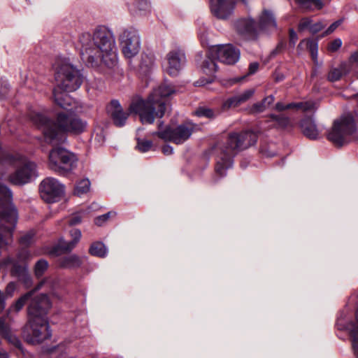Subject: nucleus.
Returning <instances> with one entry per match:
<instances>
[{
	"mask_svg": "<svg viewBox=\"0 0 358 358\" xmlns=\"http://www.w3.org/2000/svg\"><path fill=\"white\" fill-rule=\"evenodd\" d=\"M80 55L83 60L93 66L101 60L113 68L117 64V54L113 32L105 26L96 27L93 34L85 32L78 38Z\"/></svg>",
	"mask_w": 358,
	"mask_h": 358,
	"instance_id": "1",
	"label": "nucleus"
},
{
	"mask_svg": "<svg viewBox=\"0 0 358 358\" xmlns=\"http://www.w3.org/2000/svg\"><path fill=\"white\" fill-rule=\"evenodd\" d=\"M257 134L251 131L231 133L226 143L217 142L206 150L202 158L209 161L211 157L215 160V171L220 178L226 176L227 171L234 164V157L238 152L256 143Z\"/></svg>",
	"mask_w": 358,
	"mask_h": 358,
	"instance_id": "2",
	"label": "nucleus"
},
{
	"mask_svg": "<svg viewBox=\"0 0 358 358\" xmlns=\"http://www.w3.org/2000/svg\"><path fill=\"white\" fill-rule=\"evenodd\" d=\"M51 303L45 294L31 298L28 307V322L23 329V336L27 342L38 344L51 336L47 318Z\"/></svg>",
	"mask_w": 358,
	"mask_h": 358,
	"instance_id": "3",
	"label": "nucleus"
},
{
	"mask_svg": "<svg viewBox=\"0 0 358 358\" xmlns=\"http://www.w3.org/2000/svg\"><path fill=\"white\" fill-rule=\"evenodd\" d=\"M29 117L42 129L45 140L50 143L59 141L62 134H79L87 128V122L73 114L59 113L55 122L40 113L31 112Z\"/></svg>",
	"mask_w": 358,
	"mask_h": 358,
	"instance_id": "4",
	"label": "nucleus"
},
{
	"mask_svg": "<svg viewBox=\"0 0 358 358\" xmlns=\"http://www.w3.org/2000/svg\"><path fill=\"white\" fill-rule=\"evenodd\" d=\"M174 92L172 86L162 84L153 90L147 99L134 97L131 101L129 111L138 115L143 124H152L156 118H162L165 115L166 98Z\"/></svg>",
	"mask_w": 358,
	"mask_h": 358,
	"instance_id": "5",
	"label": "nucleus"
},
{
	"mask_svg": "<svg viewBox=\"0 0 358 358\" xmlns=\"http://www.w3.org/2000/svg\"><path fill=\"white\" fill-rule=\"evenodd\" d=\"M237 31L243 36L250 40H257L260 31H273L277 29V23L273 14L268 10H264L259 17L257 23L251 17L241 18L235 23Z\"/></svg>",
	"mask_w": 358,
	"mask_h": 358,
	"instance_id": "6",
	"label": "nucleus"
},
{
	"mask_svg": "<svg viewBox=\"0 0 358 358\" xmlns=\"http://www.w3.org/2000/svg\"><path fill=\"white\" fill-rule=\"evenodd\" d=\"M52 67L58 88L66 92H73L80 87L83 76L80 71L70 62L69 59L57 58Z\"/></svg>",
	"mask_w": 358,
	"mask_h": 358,
	"instance_id": "7",
	"label": "nucleus"
},
{
	"mask_svg": "<svg viewBox=\"0 0 358 358\" xmlns=\"http://www.w3.org/2000/svg\"><path fill=\"white\" fill-rule=\"evenodd\" d=\"M357 131L355 120L350 115H344L334 121L328 134V139L335 145L341 147L348 143Z\"/></svg>",
	"mask_w": 358,
	"mask_h": 358,
	"instance_id": "8",
	"label": "nucleus"
},
{
	"mask_svg": "<svg viewBox=\"0 0 358 358\" xmlns=\"http://www.w3.org/2000/svg\"><path fill=\"white\" fill-rule=\"evenodd\" d=\"M77 160L76 155L67 150L60 147L55 148L50 152L48 166L63 175L69 173L76 166Z\"/></svg>",
	"mask_w": 358,
	"mask_h": 358,
	"instance_id": "9",
	"label": "nucleus"
},
{
	"mask_svg": "<svg viewBox=\"0 0 358 358\" xmlns=\"http://www.w3.org/2000/svg\"><path fill=\"white\" fill-rule=\"evenodd\" d=\"M10 161L17 166L16 171L9 176V181L12 184L24 185L36 176V164L23 156L16 154L10 157Z\"/></svg>",
	"mask_w": 358,
	"mask_h": 358,
	"instance_id": "10",
	"label": "nucleus"
},
{
	"mask_svg": "<svg viewBox=\"0 0 358 358\" xmlns=\"http://www.w3.org/2000/svg\"><path fill=\"white\" fill-rule=\"evenodd\" d=\"M216 55L215 54L210 55V47L205 52L204 57L202 53H198L196 55V62L201 71L206 74L208 78H201L194 83V85L197 87L205 86L212 83L215 78V73L217 71V65L215 62Z\"/></svg>",
	"mask_w": 358,
	"mask_h": 358,
	"instance_id": "11",
	"label": "nucleus"
},
{
	"mask_svg": "<svg viewBox=\"0 0 358 358\" xmlns=\"http://www.w3.org/2000/svg\"><path fill=\"white\" fill-rule=\"evenodd\" d=\"M64 187L53 178L44 179L40 185L41 198L48 203H53L63 195Z\"/></svg>",
	"mask_w": 358,
	"mask_h": 358,
	"instance_id": "12",
	"label": "nucleus"
},
{
	"mask_svg": "<svg viewBox=\"0 0 358 358\" xmlns=\"http://www.w3.org/2000/svg\"><path fill=\"white\" fill-rule=\"evenodd\" d=\"M210 54H215L220 62L227 64H234L240 58L239 49L231 44L211 45Z\"/></svg>",
	"mask_w": 358,
	"mask_h": 358,
	"instance_id": "13",
	"label": "nucleus"
},
{
	"mask_svg": "<svg viewBox=\"0 0 358 358\" xmlns=\"http://www.w3.org/2000/svg\"><path fill=\"white\" fill-rule=\"evenodd\" d=\"M122 51L127 58H132L140 50V38L135 31L125 30L120 37Z\"/></svg>",
	"mask_w": 358,
	"mask_h": 358,
	"instance_id": "14",
	"label": "nucleus"
},
{
	"mask_svg": "<svg viewBox=\"0 0 358 358\" xmlns=\"http://www.w3.org/2000/svg\"><path fill=\"white\" fill-rule=\"evenodd\" d=\"M235 6V0H210V11L220 20L229 19L234 13Z\"/></svg>",
	"mask_w": 358,
	"mask_h": 358,
	"instance_id": "15",
	"label": "nucleus"
},
{
	"mask_svg": "<svg viewBox=\"0 0 358 358\" xmlns=\"http://www.w3.org/2000/svg\"><path fill=\"white\" fill-rule=\"evenodd\" d=\"M152 136H157L164 141H171L178 144L179 141V125L171 123L164 127L163 122H159L157 125V131L153 132Z\"/></svg>",
	"mask_w": 358,
	"mask_h": 358,
	"instance_id": "16",
	"label": "nucleus"
},
{
	"mask_svg": "<svg viewBox=\"0 0 358 358\" xmlns=\"http://www.w3.org/2000/svg\"><path fill=\"white\" fill-rule=\"evenodd\" d=\"M107 113L114 124L117 127H122L129 117V113L125 112L120 103L117 100H113L107 106Z\"/></svg>",
	"mask_w": 358,
	"mask_h": 358,
	"instance_id": "17",
	"label": "nucleus"
},
{
	"mask_svg": "<svg viewBox=\"0 0 358 358\" xmlns=\"http://www.w3.org/2000/svg\"><path fill=\"white\" fill-rule=\"evenodd\" d=\"M164 71L170 76L176 77L179 74V50L174 49L169 51L163 62Z\"/></svg>",
	"mask_w": 358,
	"mask_h": 358,
	"instance_id": "18",
	"label": "nucleus"
},
{
	"mask_svg": "<svg viewBox=\"0 0 358 358\" xmlns=\"http://www.w3.org/2000/svg\"><path fill=\"white\" fill-rule=\"evenodd\" d=\"M72 241L66 242L60 240L57 245L52 250V253L59 255L71 251L77 245L81 237V232L77 229H73L70 232Z\"/></svg>",
	"mask_w": 358,
	"mask_h": 358,
	"instance_id": "19",
	"label": "nucleus"
},
{
	"mask_svg": "<svg viewBox=\"0 0 358 358\" xmlns=\"http://www.w3.org/2000/svg\"><path fill=\"white\" fill-rule=\"evenodd\" d=\"M254 93L255 90L248 89L241 93L235 94L223 102L222 109L223 110H227L231 108L237 107L248 101L252 96Z\"/></svg>",
	"mask_w": 358,
	"mask_h": 358,
	"instance_id": "20",
	"label": "nucleus"
},
{
	"mask_svg": "<svg viewBox=\"0 0 358 358\" xmlns=\"http://www.w3.org/2000/svg\"><path fill=\"white\" fill-rule=\"evenodd\" d=\"M301 127L303 134L310 139H317L319 131L315 120L312 117H305L301 122Z\"/></svg>",
	"mask_w": 358,
	"mask_h": 358,
	"instance_id": "21",
	"label": "nucleus"
},
{
	"mask_svg": "<svg viewBox=\"0 0 358 358\" xmlns=\"http://www.w3.org/2000/svg\"><path fill=\"white\" fill-rule=\"evenodd\" d=\"M155 56L152 54H143L139 64V71L147 74L155 67Z\"/></svg>",
	"mask_w": 358,
	"mask_h": 358,
	"instance_id": "22",
	"label": "nucleus"
},
{
	"mask_svg": "<svg viewBox=\"0 0 358 358\" xmlns=\"http://www.w3.org/2000/svg\"><path fill=\"white\" fill-rule=\"evenodd\" d=\"M350 71V67L348 63L343 62L338 68L332 69L328 74V80L331 82H335L341 79L343 75L348 74Z\"/></svg>",
	"mask_w": 358,
	"mask_h": 358,
	"instance_id": "23",
	"label": "nucleus"
},
{
	"mask_svg": "<svg viewBox=\"0 0 358 358\" xmlns=\"http://www.w3.org/2000/svg\"><path fill=\"white\" fill-rule=\"evenodd\" d=\"M0 331L2 336L6 338L9 342L13 343L16 346L19 345V340L12 334L10 327L8 324L6 322L4 318H0Z\"/></svg>",
	"mask_w": 358,
	"mask_h": 358,
	"instance_id": "24",
	"label": "nucleus"
},
{
	"mask_svg": "<svg viewBox=\"0 0 358 358\" xmlns=\"http://www.w3.org/2000/svg\"><path fill=\"white\" fill-rule=\"evenodd\" d=\"M197 129V125L192 122L180 124V143L187 141Z\"/></svg>",
	"mask_w": 358,
	"mask_h": 358,
	"instance_id": "25",
	"label": "nucleus"
},
{
	"mask_svg": "<svg viewBox=\"0 0 358 358\" xmlns=\"http://www.w3.org/2000/svg\"><path fill=\"white\" fill-rule=\"evenodd\" d=\"M82 264V259L77 255H73L59 260V266L63 268H77Z\"/></svg>",
	"mask_w": 358,
	"mask_h": 358,
	"instance_id": "26",
	"label": "nucleus"
},
{
	"mask_svg": "<svg viewBox=\"0 0 358 358\" xmlns=\"http://www.w3.org/2000/svg\"><path fill=\"white\" fill-rule=\"evenodd\" d=\"M303 43H306V47L308 49L311 58L315 64H317V54H318V43L317 41L307 39L301 41L298 48H299Z\"/></svg>",
	"mask_w": 358,
	"mask_h": 358,
	"instance_id": "27",
	"label": "nucleus"
},
{
	"mask_svg": "<svg viewBox=\"0 0 358 358\" xmlns=\"http://www.w3.org/2000/svg\"><path fill=\"white\" fill-rule=\"evenodd\" d=\"M287 110L292 108H300L304 111H312L317 109V103L313 101L299 103H290L286 104Z\"/></svg>",
	"mask_w": 358,
	"mask_h": 358,
	"instance_id": "28",
	"label": "nucleus"
},
{
	"mask_svg": "<svg viewBox=\"0 0 358 358\" xmlns=\"http://www.w3.org/2000/svg\"><path fill=\"white\" fill-rule=\"evenodd\" d=\"M89 252L93 256L104 257L107 254V249L101 242H95L90 245Z\"/></svg>",
	"mask_w": 358,
	"mask_h": 358,
	"instance_id": "29",
	"label": "nucleus"
},
{
	"mask_svg": "<svg viewBox=\"0 0 358 358\" xmlns=\"http://www.w3.org/2000/svg\"><path fill=\"white\" fill-rule=\"evenodd\" d=\"M53 95L55 101L62 108H66L67 106H70V97L66 93H59L57 89L53 90Z\"/></svg>",
	"mask_w": 358,
	"mask_h": 358,
	"instance_id": "30",
	"label": "nucleus"
},
{
	"mask_svg": "<svg viewBox=\"0 0 358 358\" xmlns=\"http://www.w3.org/2000/svg\"><path fill=\"white\" fill-rule=\"evenodd\" d=\"M34 291H31L20 297L15 303L10 308V310L20 311L24 304L32 297Z\"/></svg>",
	"mask_w": 358,
	"mask_h": 358,
	"instance_id": "31",
	"label": "nucleus"
},
{
	"mask_svg": "<svg viewBox=\"0 0 358 358\" xmlns=\"http://www.w3.org/2000/svg\"><path fill=\"white\" fill-rule=\"evenodd\" d=\"M90 188V182L88 179H83L77 182L75 189L74 194L78 196L87 193Z\"/></svg>",
	"mask_w": 358,
	"mask_h": 358,
	"instance_id": "32",
	"label": "nucleus"
},
{
	"mask_svg": "<svg viewBox=\"0 0 358 358\" xmlns=\"http://www.w3.org/2000/svg\"><path fill=\"white\" fill-rule=\"evenodd\" d=\"M271 121L276 123L278 127L281 129L287 128L290 124L289 118L283 115H271Z\"/></svg>",
	"mask_w": 358,
	"mask_h": 358,
	"instance_id": "33",
	"label": "nucleus"
},
{
	"mask_svg": "<svg viewBox=\"0 0 358 358\" xmlns=\"http://www.w3.org/2000/svg\"><path fill=\"white\" fill-rule=\"evenodd\" d=\"M11 275L15 277H17L20 279L28 280L27 268L24 266L14 265L11 270Z\"/></svg>",
	"mask_w": 358,
	"mask_h": 358,
	"instance_id": "34",
	"label": "nucleus"
},
{
	"mask_svg": "<svg viewBox=\"0 0 358 358\" xmlns=\"http://www.w3.org/2000/svg\"><path fill=\"white\" fill-rule=\"evenodd\" d=\"M196 114L199 117H205L210 119H213L220 114V112L218 110L215 111L211 108L201 107L196 110Z\"/></svg>",
	"mask_w": 358,
	"mask_h": 358,
	"instance_id": "35",
	"label": "nucleus"
},
{
	"mask_svg": "<svg viewBox=\"0 0 358 358\" xmlns=\"http://www.w3.org/2000/svg\"><path fill=\"white\" fill-rule=\"evenodd\" d=\"M299 3L306 8L321 9L323 3L320 0H297Z\"/></svg>",
	"mask_w": 358,
	"mask_h": 358,
	"instance_id": "36",
	"label": "nucleus"
},
{
	"mask_svg": "<svg viewBox=\"0 0 358 358\" xmlns=\"http://www.w3.org/2000/svg\"><path fill=\"white\" fill-rule=\"evenodd\" d=\"M48 263L44 259H41L37 262L35 265V274L36 276H41L44 272L47 270Z\"/></svg>",
	"mask_w": 358,
	"mask_h": 358,
	"instance_id": "37",
	"label": "nucleus"
},
{
	"mask_svg": "<svg viewBox=\"0 0 358 358\" xmlns=\"http://www.w3.org/2000/svg\"><path fill=\"white\" fill-rule=\"evenodd\" d=\"M137 148L142 152H145L150 150L152 147V143L148 140L137 139Z\"/></svg>",
	"mask_w": 358,
	"mask_h": 358,
	"instance_id": "38",
	"label": "nucleus"
},
{
	"mask_svg": "<svg viewBox=\"0 0 358 358\" xmlns=\"http://www.w3.org/2000/svg\"><path fill=\"white\" fill-rule=\"evenodd\" d=\"M34 232L30 231L20 237V242L22 245L27 246L31 244L34 239Z\"/></svg>",
	"mask_w": 358,
	"mask_h": 358,
	"instance_id": "39",
	"label": "nucleus"
},
{
	"mask_svg": "<svg viewBox=\"0 0 358 358\" xmlns=\"http://www.w3.org/2000/svg\"><path fill=\"white\" fill-rule=\"evenodd\" d=\"M115 213L113 212H108L104 215H102L101 216H99L95 218L94 223L97 226H101L103 224L104 222H106L112 215H115Z\"/></svg>",
	"mask_w": 358,
	"mask_h": 358,
	"instance_id": "40",
	"label": "nucleus"
},
{
	"mask_svg": "<svg viewBox=\"0 0 358 358\" xmlns=\"http://www.w3.org/2000/svg\"><path fill=\"white\" fill-rule=\"evenodd\" d=\"M58 285V282L56 280L54 279H45V280L42 281L38 286V289L43 286L47 287L48 289H54L57 285Z\"/></svg>",
	"mask_w": 358,
	"mask_h": 358,
	"instance_id": "41",
	"label": "nucleus"
},
{
	"mask_svg": "<svg viewBox=\"0 0 358 358\" xmlns=\"http://www.w3.org/2000/svg\"><path fill=\"white\" fill-rule=\"evenodd\" d=\"M341 39L336 38L329 44L328 49L331 52H336L341 47Z\"/></svg>",
	"mask_w": 358,
	"mask_h": 358,
	"instance_id": "42",
	"label": "nucleus"
},
{
	"mask_svg": "<svg viewBox=\"0 0 358 358\" xmlns=\"http://www.w3.org/2000/svg\"><path fill=\"white\" fill-rule=\"evenodd\" d=\"M312 20L310 18H303L299 24V30L303 31L306 29L310 30V27L311 26Z\"/></svg>",
	"mask_w": 358,
	"mask_h": 358,
	"instance_id": "43",
	"label": "nucleus"
},
{
	"mask_svg": "<svg viewBox=\"0 0 358 358\" xmlns=\"http://www.w3.org/2000/svg\"><path fill=\"white\" fill-rule=\"evenodd\" d=\"M266 105L262 100V101L255 103L252 107V111L254 113H260L264 111L266 108Z\"/></svg>",
	"mask_w": 358,
	"mask_h": 358,
	"instance_id": "44",
	"label": "nucleus"
},
{
	"mask_svg": "<svg viewBox=\"0 0 358 358\" xmlns=\"http://www.w3.org/2000/svg\"><path fill=\"white\" fill-rule=\"evenodd\" d=\"M15 289H16L15 283L11 282L8 283V285L6 286V288L5 290L6 294L8 296H12Z\"/></svg>",
	"mask_w": 358,
	"mask_h": 358,
	"instance_id": "45",
	"label": "nucleus"
},
{
	"mask_svg": "<svg viewBox=\"0 0 358 358\" xmlns=\"http://www.w3.org/2000/svg\"><path fill=\"white\" fill-rule=\"evenodd\" d=\"M324 24L320 22L315 24L312 23L311 26L310 27V31L313 34H315L322 30Z\"/></svg>",
	"mask_w": 358,
	"mask_h": 358,
	"instance_id": "46",
	"label": "nucleus"
},
{
	"mask_svg": "<svg viewBox=\"0 0 358 358\" xmlns=\"http://www.w3.org/2000/svg\"><path fill=\"white\" fill-rule=\"evenodd\" d=\"M298 40L296 33L293 30H289V43L294 47Z\"/></svg>",
	"mask_w": 358,
	"mask_h": 358,
	"instance_id": "47",
	"label": "nucleus"
},
{
	"mask_svg": "<svg viewBox=\"0 0 358 358\" xmlns=\"http://www.w3.org/2000/svg\"><path fill=\"white\" fill-rule=\"evenodd\" d=\"M341 21L337 20L332 23L327 29L326 34H329L335 31V29L341 24Z\"/></svg>",
	"mask_w": 358,
	"mask_h": 358,
	"instance_id": "48",
	"label": "nucleus"
},
{
	"mask_svg": "<svg viewBox=\"0 0 358 358\" xmlns=\"http://www.w3.org/2000/svg\"><path fill=\"white\" fill-rule=\"evenodd\" d=\"M81 218L79 214H76L69 220V224L71 225L78 224L81 222Z\"/></svg>",
	"mask_w": 358,
	"mask_h": 358,
	"instance_id": "49",
	"label": "nucleus"
},
{
	"mask_svg": "<svg viewBox=\"0 0 358 358\" xmlns=\"http://www.w3.org/2000/svg\"><path fill=\"white\" fill-rule=\"evenodd\" d=\"M162 151L164 155H172L173 153V148L171 146L169 145H166L162 147Z\"/></svg>",
	"mask_w": 358,
	"mask_h": 358,
	"instance_id": "50",
	"label": "nucleus"
},
{
	"mask_svg": "<svg viewBox=\"0 0 358 358\" xmlns=\"http://www.w3.org/2000/svg\"><path fill=\"white\" fill-rule=\"evenodd\" d=\"M259 68V64L257 62H254L250 64L249 66V73L253 74L257 72Z\"/></svg>",
	"mask_w": 358,
	"mask_h": 358,
	"instance_id": "51",
	"label": "nucleus"
},
{
	"mask_svg": "<svg viewBox=\"0 0 358 358\" xmlns=\"http://www.w3.org/2000/svg\"><path fill=\"white\" fill-rule=\"evenodd\" d=\"M199 38L203 46L209 45V43L207 40V36L205 33H199Z\"/></svg>",
	"mask_w": 358,
	"mask_h": 358,
	"instance_id": "52",
	"label": "nucleus"
},
{
	"mask_svg": "<svg viewBox=\"0 0 358 358\" xmlns=\"http://www.w3.org/2000/svg\"><path fill=\"white\" fill-rule=\"evenodd\" d=\"M350 63L358 64V50L352 53L349 59Z\"/></svg>",
	"mask_w": 358,
	"mask_h": 358,
	"instance_id": "53",
	"label": "nucleus"
},
{
	"mask_svg": "<svg viewBox=\"0 0 358 358\" xmlns=\"http://www.w3.org/2000/svg\"><path fill=\"white\" fill-rule=\"evenodd\" d=\"M264 102L266 103V107H268L271 105L274 101V96L273 95H269L263 99Z\"/></svg>",
	"mask_w": 358,
	"mask_h": 358,
	"instance_id": "54",
	"label": "nucleus"
},
{
	"mask_svg": "<svg viewBox=\"0 0 358 358\" xmlns=\"http://www.w3.org/2000/svg\"><path fill=\"white\" fill-rule=\"evenodd\" d=\"M275 109L278 111H282V110H287L286 104H284L281 102H278L275 104Z\"/></svg>",
	"mask_w": 358,
	"mask_h": 358,
	"instance_id": "55",
	"label": "nucleus"
},
{
	"mask_svg": "<svg viewBox=\"0 0 358 358\" xmlns=\"http://www.w3.org/2000/svg\"><path fill=\"white\" fill-rule=\"evenodd\" d=\"M5 308V299L3 294L0 291V312L2 311Z\"/></svg>",
	"mask_w": 358,
	"mask_h": 358,
	"instance_id": "56",
	"label": "nucleus"
},
{
	"mask_svg": "<svg viewBox=\"0 0 358 358\" xmlns=\"http://www.w3.org/2000/svg\"><path fill=\"white\" fill-rule=\"evenodd\" d=\"M282 45H278V47L276 48V49H275V50H274L271 52V54H272V55H275V54H277V53L280 50V49L282 48Z\"/></svg>",
	"mask_w": 358,
	"mask_h": 358,
	"instance_id": "57",
	"label": "nucleus"
},
{
	"mask_svg": "<svg viewBox=\"0 0 358 358\" xmlns=\"http://www.w3.org/2000/svg\"><path fill=\"white\" fill-rule=\"evenodd\" d=\"M180 65L182 64H185L186 63V57H185L184 55H182L181 52H180Z\"/></svg>",
	"mask_w": 358,
	"mask_h": 358,
	"instance_id": "58",
	"label": "nucleus"
},
{
	"mask_svg": "<svg viewBox=\"0 0 358 358\" xmlns=\"http://www.w3.org/2000/svg\"><path fill=\"white\" fill-rule=\"evenodd\" d=\"M0 358H8V354L3 351H0Z\"/></svg>",
	"mask_w": 358,
	"mask_h": 358,
	"instance_id": "59",
	"label": "nucleus"
},
{
	"mask_svg": "<svg viewBox=\"0 0 358 358\" xmlns=\"http://www.w3.org/2000/svg\"><path fill=\"white\" fill-rule=\"evenodd\" d=\"M284 79V76L283 75H280V76H278L276 78H275V80L276 81L279 82V81H281Z\"/></svg>",
	"mask_w": 358,
	"mask_h": 358,
	"instance_id": "60",
	"label": "nucleus"
},
{
	"mask_svg": "<svg viewBox=\"0 0 358 358\" xmlns=\"http://www.w3.org/2000/svg\"><path fill=\"white\" fill-rule=\"evenodd\" d=\"M355 97L358 98V93L355 95Z\"/></svg>",
	"mask_w": 358,
	"mask_h": 358,
	"instance_id": "61",
	"label": "nucleus"
},
{
	"mask_svg": "<svg viewBox=\"0 0 358 358\" xmlns=\"http://www.w3.org/2000/svg\"><path fill=\"white\" fill-rule=\"evenodd\" d=\"M357 116L358 117V110H357Z\"/></svg>",
	"mask_w": 358,
	"mask_h": 358,
	"instance_id": "62",
	"label": "nucleus"
},
{
	"mask_svg": "<svg viewBox=\"0 0 358 358\" xmlns=\"http://www.w3.org/2000/svg\"><path fill=\"white\" fill-rule=\"evenodd\" d=\"M357 78H358V72H357Z\"/></svg>",
	"mask_w": 358,
	"mask_h": 358,
	"instance_id": "63",
	"label": "nucleus"
},
{
	"mask_svg": "<svg viewBox=\"0 0 358 358\" xmlns=\"http://www.w3.org/2000/svg\"><path fill=\"white\" fill-rule=\"evenodd\" d=\"M243 1H244L245 0H242Z\"/></svg>",
	"mask_w": 358,
	"mask_h": 358,
	"instance_id": "64",
	"label": "nucleus"
}]
</instances>
